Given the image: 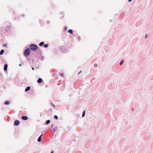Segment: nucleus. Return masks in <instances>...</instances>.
Wrapping results in <instances>:
<instances>
[{
	"label": "nucleus",
	"instance_id": "obj_1",
	"mask_svg": "<svg viewBox=\"0 0 153 153\" xmlns=\"http://www.w3.org/2000/svg\"><path fill=\"white\" fill-rule=\"evenodd\" d=\"M30 50L34 51L38 49V47L35 44H32L30 45Z\"/></svg>",
	"mask_w": 153,
	"mask_h": 153
},
{
	"label": "nucleus",
	"instance_id": "obj_2",
	"mask_svg": "<svg viewBox=\"0 0 153 153\" xmlns=\"http://www.w3.org/2000/svg\"><path fill=\"white\" fill-rule=\"evenodd\" d=\"M30 51L29 48H27L24 51V54L26 56H29L30 54Z\"/></svg>",
	"mask_w": 153,
	"mask_h": 153
},
{
	"label": "nucleus",
	"instance_id": "obj_3",
	"mask_svg": "<svg viewBox=\"0 0 153 153\" xmlns=\"http://www.w3.org/2000/svg\"><path fill=\"white\" fill-rule=\"evenodd\" d=\"M20 123V122L18 120H16L14 122V125L15 126H18Z\"/></svg>",
	"mask_w": 153,
	"mask_h": 153
},
{
	"label": "nucleus",
	"instance_id": "obj_4",
	"mask_svg": "<svg viewBox=\"0 0 153 153\" xmlns=\"http://www.w3.org/2000/svg\"><path fill=\"white\" fill-rule=\"evenodd\" d=\"M43 134H42L38 138V139L37 140L39 142H40L42 141V136Z\"/></svg>",
	"mask_w": 153,
	"mask_h": 153
},
{
	"label": "nucleus",
	"instance_id": "obj_5",
	"mask_svg": "<svg viewBox=\"0 0 153 153\" xmlns=\"http://www.w3.org/2000/svg\"><path fill=\"white\" fill-rule=\"evenodd\" d=\"M21 118L22 119L24 120H27L28 119V117L26 116H22V117Z\"/></svg>",
	"mask_w": 153,
	"mask_h": 153
},
{
	"label": "nucleus",
	"instance_id": "obj_6",
	"mask_svg": "<svg viewBox=\"0 0 153 153\" xmlns=\"http://www.w3.org/2000/svg\"><path fill=\"white\" fill-rule=\"evenodd\" d=\"M42 79L41 78H39L37 80V82L38 83H41L42 82Z\"/></svg>",
	"mask_w": 153,
	"mask_h": 153
},
{
	"label": "nucleus",
	"instance_id": "obj_7",
	"mask_svg": "<svg viewBox=\"0 0 153 153\" xmlns=\"http://www.w3.org/2000/svg\"><path fill=\"white\" fill-rule=\"evenodd\" d=\"M8 65L7 64H5L4 66V71H6L7 70Z\"/></svg>",
	"mask_w": 153,
	"mask_h": 153
},
{
	"label": "nucleus",
	"instance_id": "obj_8",
	"mask_svg": "<svg viewBox=\"0 0 153 153\" xmlns=\"http://www.w3.org/2000/svg\"><path fill=\"white\" fill-rule=\"evenodd\" d=\"M30 86H28L26 88V89H25V91L26 92H27V91H29L30 90Z\"/></svg>",
	"mask_w": 153,
	"mask_h": 153
},
{
	"label": "nucleus",
	"instance_id": "obj_9",
	"mask_svg": "<svg viewBox=\"0 0 153 153\" xmlns=\"http://www.w3.org/2000/svg\"><path fill=\"white\" fill-rule=\"evenodd\" d=\"M44 44V42H41L39 44V45L40 46H43Z\"/></svg>",
	"mask_w": 153,
	"mask_h": 153
},
{
	"label": "nucleus",
	"instance_id": "obj_10",
	"mask_svg": "<svg viewBox=\"0 0 153 153\" xmlns=\"http://www.w3.org/2000/svg\"><path fill=\"white\" fill-rule=\"evenodd\" d=\"M4 52V50L3 49H2L0 52V54L1 55H2Z\"/></svg>",
	"mask_w": 153,
	"mask_h": 153
},
{
	"label": "nucleus",
	"instance_id": "obj_11",
	"mask_svg": "<svg viewBox=\"0 0 153 153\" xmlns=\"http://www.w3.org/2000/svg\"><path fill=\"white\" fill-rule=\"evenodd\" d=\"M50 123V120H47L45 122V123L46 125Z\"/></svg>",
	"mask_w": 153,
	"mask_h": 153
},
{
	"label": "nucleus",
	"instance_id": "obj_12",
	"mask_svg": "<svg viewBox=\"0 0 153 153\" xmlns=\"http://www.w3.org/2000/svg\"><path fill=\"white\" fill-rule=\"evenodd\" d=\"M68 33H73V30H71V29H69L68 30Z\"/></svg>",
	"mask_w": 153,
	"mask_h": 153
},
{
	"label": "nucleus",
	"instance_id": "obj_13",
	"mask_svg": "<svg viewBox=\"0 0 153 153\" xmlns=\"http://www.w3.org/2000/svg\"><path fill=\"white\" fill-rule=\"evenodd\" d=\"M48 46H49L48 44H45L44 45V47L45 48H47L48 47Z\"/></svg>",
	"mask_w": 153,
	"mask_h": 153
},
{
	"label": "nucleus",
	"instance_id": "obj_14",
	"mask_svg": "<svg viewBox=\"0 0 153 153\" xmlns=\"http://www.w3.org/2000/svg\"><path fill=\"white\" fill-rule=\"evenodd\" d=\"M57 130V127H56V128H54L53 129V131L54 132H55Z\"/></svg>",
	"mask_w": 153,
	"mask_h": 153
},
{
	"label": "nucleus",
	"instance_id": "obj_15",
	"mask_svg": "<svg viewBox=\"0 0 153 153\" xmlns=\"http://www.w3.org/2000/svg\"><path fill=\"white\" fill-rule=\"evenodd\" d=\"M10 102L9 101H6L5 103H4V104H5V105H8L10 104Z\"/></svg>",
	"mask_w": 153,
	"mask_h": 153
},
{
	"label": "nucleus",
	"instance_id": "obj_16",
	"mask_svg": "<svg viewBox=\"0 0 153 153\" xmlns=\"http://www.w3.org/2000/svg\"><path fill=\"white\" fill-rule=\"evenodd\" d=\"M85 111H84L83 112V114H82V117H84L85 115Z\"/></svg>",
	"mask_w": 153,
	"mask_h": 153
},
{
	"label": "nucleus",
	"instance_id": "obj_17",
	"mask_svg": "<svg viewBox=\"0 0 153 153\" xmlns=\"http://www.w3.org/2000/svg\"><path fill=\"white\" fill-rule=\"evenodd\" d=\"M54 118L56 120H57L58 119V117L57 115H55L54 116Z\"/></svg>",
	"mask_w": 153,
	"mask_h": 153
},
{
	"label": "nucleus",
	"instance_id": "obj_18",
	"mask_svg": "<svg viewBox=\"0 0 153 153\" xmlns=\"http://www.w3.org/2000/svg\"><path fill=\"white\" fill-rule=\"evenodd\" d=\"M124 62V61H121L120 63V65H122L123 64V62Z\"/></svg>",
	"mask_w": 153,
	"mask_h": 153
},
{
	"label": "nucleus",
	"instance_id": "obj_19",
	"mask_svg": "<svg viewBox=\"0 0 153 153\" xmlns=\"http://www.w3.org/2000/svg\"><path fill=\"white\" fill-rule=\"evenodd\" d=\"M59 75L61 76H63L64 74L63 73H61L60 74H59Z\"/></svg>",
	"mask_w": 153,
	"mask_h": 153
},
{
	"label": "nucleus",
	"instance_id": "obj_20",
	"mask_svg": "<svg viewBox=\"0 0 153 153\" xmlns=\"http://www.w3.org/2000/svg\"><path fill=\"white\" fill-rule=\"evenodd\" d=\"M67 29H68V27H64V30H65V31H66L67 30Z\"/></svg>",
	"mask_w": 153,
	"mask_h": 153
},
{
	"label": "nucleus",
	"instance_id": "obj_21",
	"mask_svg": "<svg viewBox=\"0 0 153 153\" xmlns=\"http://www.w3.org/2000/svg\"><path fill=\"white\" fill-rule=\"evenodd\" d=\"M94 66L95 67H97V65L96 64H95L94 65Z\"/></svg>",
	"mask_w": 153,
	"mask_h": 153
},
{
	"label": "nucleus",
	"instance_id": "obj_22",
	"mask_svg": "<svg viewBox=\"0 0 153 153\" xmlns=\"http://www.w3.org/2000/svg\"><path fill=\"white\" fill-rule=\"evenodd\" d=\"M147 35H146L145 36V38H146L147 37Z\"/></svg>",
	"mask_w": 153,
	"mask_h": 153
},
{
	"label": "nucleus",
	"instance_id": "obj_23",
	"mask_svg": "<svg viewBox=\"0 0 153 153\" xmlns=\"http://www.w3.org/2000/svg\"><path fill=\"white\" fill-rule=\"evenodd\" d=\"M54 153L53 151H52L51 153Z\"/></svg>",
	"mask_w": 153,
	"mask_h": 153
},
{
	"label": "nucleus",
	"instance_id": "obj_24",
	"mask_svg": "<svg viewBox=\"0 0 153 153\" xmlns=\"http://www.w3.org/2000/svg\"><path fill=\"white\" fill-rule=\"evenodd\" d=\"M131 0H129L128 1L129 2H130V1H131Z\"/></svg>",
	"mask_w": 153,
	"mask_h": 153
},
{
	"label": "nucleus",
	"instance_id": "obj_25",
	"mask_svg": "<svg viewBox=\"0 0 153 153\" xmlns=\"http://www.w3.org/2000/svg\"><path fill=\"white\" fill-rule=\"evenodd\" d=\"M4 46H5L6 47H7V45H6L5 44L4 45Z\"/></svg>",
	"mask_w": 153,
	"mask_h": 153
},
{
	"label": "nucleus",
	"instance_id": "obj_26",
	"mask_svg": "<svg viewBox=\"0 0 153 153\" xmlns=\"http://www.w3.org/2000/svg\"><path fill=\"white\" fill-rule=\"evenodd\" d=\"M19 65L20 66H22V65H21V64H19Z\"/></svg>",
	"mask_w": 153,
	"mask_h": 153
},
{
	"label": "nucleus",
	"instance_id": "obj_27",
	"mask_svg": "<svg viewBox=\"0 0 153 153\" xmlns=\"http://www.w3.org/2000/svg\"><path fill=\"white\" fill-rule=\"evenodd\" d=\"M32 69L33 70H34V68H32Z\"/></svg>",
	"mask_w": 153,
	"mask_h": 153
},
{
	"label": "nucleus",
	"instance_id": "obj_28",
	"mask_svg": "<svg viewBox=\"0 0 153 153\" xmlns=\"http://www.w3.org/2000/svg\"><path fill=\"white\" fill-rule=\"evenodd\" d=\"M53 125H52V126H51V127H53Z\"/></svg>",
	"mask_w": 153,
	"mask_h": 153
},
{
	"label": "nucleus",
	"instance_id": "obj_29",
	"mask_svg": "<svg viewBox=\"0 0 153 153\" xmlns=\"http://www.w3.org/2000/svg\"><path fill=\"white\" fill-rule=\"evenodd\" d=\"M81 72V71H80V72H79V73L78 74H79V73H80Z\"/></svg>",
	"mask_w": 153,
	"mask_h": 153
}]
</instances>
